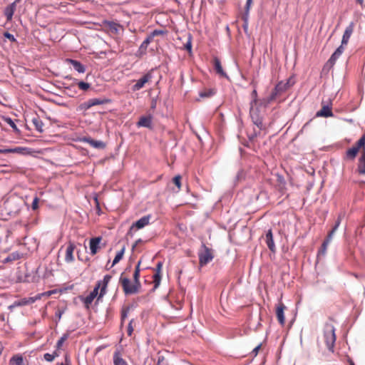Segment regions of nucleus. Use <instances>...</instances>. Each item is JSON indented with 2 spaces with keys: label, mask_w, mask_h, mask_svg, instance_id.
Returning <instances> with one entry per match:
<instances>
[{
  "label": "nucleus",
  "mask_w": 365,
  "mask_h": 365,
  "mask_svg": "<svg viewBox=\"0 0 365 365\" xmlns=\"http://www.w3.org/2000/svg\"><path fill=\"white\" fill-rule=\"evenodd\" d=\"M325 343L327 349L333 352L334 344L336 341V334H335V329L331 324H327L325 327L324 332Z\"/></svg>",
  "instance_id": "1"
},
{
  "label": "nucleus",
  "mask_w": 365,
  "mask_h": 365,
  "mask_svg": "<svg viewBox=\"0 0 365 365\" xmlns=\"http://www.w3.org/2000/svg\"><path fill=\"white\" fill-rule=\"evenodd\" d=\"M120 282L125 295L137 294L140 291V287L135 283H132L128 277H123V274L120 277Z\"/></svg>",
  "instance_id": "2"
},
{
  "label": "nucleus",
  "mask_w": 365,
  "mask_h": 365,
  "mask_svg": "<svg viewBox=\"0 0 365 365\" xmlns=\"http://www.w3.org/2000/svg\"><path fill=\"white\" fill-rule=\"evenodd\" d=\"M202 250L198 253L199 262L200 266H204L211 262L214 257L212 250L205 244L202 245Z\"/></svg>",
  "instance_id": "3"
},
{
  "label": "nucleus",
  "mask_w": 365,
  "mask_h": 365,
  "mask_svg": "<svg viewBox=\"0 0 365 365\" xmlns=\"http://www.w3.org/2000/svg\"><path fill=\"white\" fill-rule=\"evenodd\" d=\"M153 78V75L150 71H148L144 74L136 83L132 86L133 91H138L145 86V84L150 81Z\"/></svg>",
  "instance_id": "4"
},
{
  "label": "nucleus",
  "mask_w": 365,
  "mask_h": 365,
  "mask_svg": "<svg viewBox=\"0 0 365 365\" xmlns=\"http://www.w3.org/2000/svg\"><path fill=\"white\" fill-rule=\"evenodd\" d=\"M110 99L103 98H91L82 104V106L85 109H89L94 106L103 105L110 103Z\"/></svg>",
  "instance_id": "5"
},
{
  "label": "nucleus",
  "mask_w": 365,
  "mask_h": 365,
  "mask_svg": "<svg viewBox=\"0 0 365 365\" xmlns=\"http://www.w3.org/2000/svg\"><path fill=\"white\" fill-rule=\"evenodd\" d=\"M78 140L80 142L87 143L94 148L104 149L106 148V143L103 141L96 140L92 139L90 137L84 136V137L80 138Z\"/></svg>",
  "instance_id": "6"
},
{
  "label": "nucleus",
  "mask_w": 365,
  "mask_h": 365,
  "mask_svg": "<svg viewBox=\"0 0 365 365\" xmlns=\"http://www.w3.org/2000/svg\"><path fill=\"white\" fill-rule=\"evenodd\" d=\"M101 280L98 282L96 286L94 287L93 291L90 292V294L84 298H82V301L84 304L88 307L93 302V299L97 297L98 294V289L101 287Z\"/></svg>",
  "instance_id": "7"
},
{
  "label": "nucleus",
  "mask_w": 365,
  "mask_h": 365,
  "mask_svg": "<svg viewBox=\"0 0 365 365\" xmlns=\"http://www.w3.org/2000/svg\"><path fill=\"white\" fill-rule=\"evenodd\" d=\"M151 218L150 215H145L140 218L138 220L132 224L130 230L133 229L140 230L149 225L150 220Z\"/></svg>",
  "instance_id": "8"
},
{
  "label": "nucleus",
  "mask_w": 365,
  "mask_h": 365,
  "mask_svg": "<svg viewBox=\"0 0 365 365\" xmlns=\"http://www.w3.org/2000/svg\"><path fill=\"white\" fill-rule=\"evenodd\" d=\"M250 114L253 123L256 125L259 129H262L263 126L262 119L259 115L258 108H250Z\"/></svg>",
  "instance_id": "9"
},
{
  "label": "nucleus",
  "mask_w": 365,
  "mask_h": 365,
  "mask_svg": "<svg viewBox=\"0 0 365 365\" xmlns=\"http://www.w3.org/2000/svg\"><path fill=\"white\" fill-rule=\"evenodd\" d=\"M136 125L138 128L143 127L151 129L153 128V116L151 115L141 116Z\"/></svg>",
  "instance_id": "10"
},
{
  "label": "nucleus",
  "mask_w": 365,
  "mask_h": 365,
  "mask_svg": "<svg viewBox=\"0 0 365 365\" xmlns=\"http://www.w3.org/2000/svg\"><path fill=\"white\" fill-rule=\"evenodd\" d=\"M253 0H247L246 4L245 6V11L242 16V19L243 20V28L246 30L248 27V21L250 16V10L251 8V5L252 4Z\"/></svg>",
  "instance_id": "11"
},
{
  "label": "nucleus",
  "mask_w": 365,
  "mask_h": 365,
  "mask_svg": "<svg viewBox=\"0 0 365 365\" xmlns=\"http://www.w3.org/2000/svg\"><path fill=\"white\" fill-rule=\"evenodd\" d=\"M334 115L333 112L331 111V105L324 104L322 102V108L321 110H318L316 113V117H332Z\"/></svg>",
  "instance_id": "12"
},
{
  "label": "nucleus",
  "mask_w": 365,
  "mask_h": 365,
  "mask_svg": "<svg viewBox=\"0 0 365 365\" xmlns=\"http://www.w3.org/2000/svg\"><path fill=\"white\" fill-rule=\"evenodd\" d=\"M344 51V47L342 45L339 46L336 51L332 53L328 61L327 62L326 65L324 66V68H325L327 66H329V67H331L335 63L337 58L341 55V53Z\"/></svg>",
  "instance_id": "13"
},
{
  "label": "nucleus",
  "mask_w": 365,
  "mask_h": 365,
  "mask_svg": "<svg viewBox=\"0 0 365 365\" xmlns=\"http://www.w3.org/2000/svg\"><path fill=\"white\" fill-rule=\"evenodd\" d=\"M213 67H214L215 72L218 75H220V76L224 77L227 79H229V76L224 71V70L222 68L220 58L217 56L213 57Z\"/></svg>",
  "instance_id": "14"
},
{
  "label": "nucleus",
  "mask_w": 365,
  "mask_h": 365,
  "mask_svg": "<svg viewBox=\"0 0 365 365\" xmlns=\"http://www.w3.org/2000/svg\"><path fill=\"white\" fill-rule=\"evenodd\" d=\"M265 242L272 252H276V247L274 242L273 234L272 229H269L265 233Z\"/></svg>",
  "instance_id": "15"
},
{
  "label": "nucleus",
  "mask_w": 365,
  "mask_h": 365,
  "mask_svg": "<svg viewBox=\"0 0 365 365\" xmlns=\"http://www.w3.org/2000/svg\"><path fill=\"white\" fill-rule=\"evenodd\" d=\"M102 24L103 26L107 28L111 33L115 34L118 33L119 29L120 27V25L118 23L108 20L103 21Z\"/></svg>",
  "instance_id": "16"
},
{
  "label": "nucleus",
  "mask_w": 365,
  "mask_h": 365,
  "mask_svg": "<svg viewBox=\"0 0 365 365\" xmlns=\"http://www.w3.org/2000/svg\"><path fill=\"white\" fill-rule=\"evenodd\" d=\"M354 28V24L353 22H351L349 24V25L346 28L344 33L343 34V36H342V40H341V45H342V46L344 45L347 44V43L349 42V40L353 33Z\"/></svg>",
  "instance_id": "17"
},
{
  "label": "nucleus",
  "mask_w": 365,
  "mask_h": 365,
  "mask_svg": "<svg viewBox=\"0 0 365 365\" xmlns=\"http://www.w3.org/2000/svg\"><path fill=\"white\" fill-rule=\"evenodd\" d=\"M101 237H93L90 240L89 245L91 254L94 255L97 253L98 250L100 248L99 244L101 242Z\"/></svg>",
  "instance_id": "18"
},
{
  "label": "nucleus",
  "mask_w": 365,
  "mask_h": 365,
  "mask_svg": "<svg viewBox=\"0 0 365 365\" xmlns=\"http://www.w3.org/2000/svg\"><path fill=\"white\" fill-rule=\"evenodd\" d=\"M285 309H286L285 305L282 302L279 303L277 307L276 315H277L278 322L281 325H284V322H285V317H284V311Z\"/></svg>",
  "instance_id": "19"
},
{
  "label": "nucleus",
  "mask_w": 365,
  "mask_h": 365,
  "mask_svg": "<svg viewBox=\"0 0 365 365\" xmlns=\"http://www.w3.org/2000/svg\"><path fill=\"white\" fill-rule=\"evenodd\" d=\"M76 245L73 242H69L66 251L65 261L66 262H72L74 260L73 251Z\"/></svg>",
  "instance_id": "20"
},
{
  "label": "nucleus",
  "mask_w": 365,
  "mask_h": 365,
  "mask_svg": "<svg viewBox=\"0 0 365 365\" xmlns=\"http://www.w3.org/2000/svg\"><path fill=\"white\" fill-rule=\"evenodd\" d=\"M66 61L69 64H71L73 66V69L79 73H85L86 67L80 61L71 58H67Z\"/></svg>",
  "instance_id": "21"
},
{
  "label": "nucleus",
  "mask_w": 365,
  "mask_h": 365,
  "mask_svg": "<svg viewBox=\"0 0 365 365\" xmlns=\"http://www.w3.org/2000/svg\"><path fill=\"white\" fill-rule=\"evenodd\" d=\"M111 276L110 274H106L104 277H103V279L101 282V291H100V294L98 295V299L102 297L104 294H106V288H107V286H108V284L109 283L110 280L111 279Z\"/></svg>",
  "instance_id": "22"
},
{
  "label": "nucleus",
  "mask_w": 365,
  "mask_h": 365,
  "mask_svg": "<svg viewBox=\"0 0 365 365\" xmlns=\"http://www.w3.org/2000/svg\"><path fill=\"white\" fill-rule=\"evenodd\" d=\"M111 276L110 274H106L104 277H103V279L101 282V291H100V294L98 295V299L102 297L104 294H106V288H107V286H108V284L109 283L110 280L111 279Z\"/></svg>",
  "instance_id": "23"
},
{
  "label": "nucleus",
  "mask_w": 365,
  "mask_h": 365,
  "mask_svg": "<svg viewBox=\"0 0 365 365\" xmlns=\"http://www.w3.org/2000/svg\"><path fill=\"white\" fill-rule=\"evenodd\" d=\"M114 365H128L127 361L122 358L119 351H115L113 356Z\"/></svg>",
  "instance_id": "24"
},
{
  "label": "nucleus",
  "mask_w": 365,
  "mask_h": 365,
  "mask_svg": "<svg viewBox=\"0 0 365 365\" xmlns=\"http://www.w3.org/2000/svg\"><path fill=\"white\" fill-rule=\"evenodd\" d=\"M31 121H32L33 124L34 125L37 131H38L39 133L43 132V123L38 115L33 117L31 119Z\"/></svg>",
  "instance_id": "25"
},
{
  "label": "nucleus",
  "mask_w": 365,
  "mask_h": 365,
  "mask_svg": "<svg viewBox=\"0 0 365 365\" xmlns=\"http://www.w3.org/2000/svg\"><path fill=\"white\" fill-rule=\"evenodd\" d=\"M20 257H21V255L19 252H14L9 254L6 257H5L2 260V262L4 264L9 263V262L18 260L19 259H20Z\"/></svg>",
  "instance_id": "26"
},
{
  "label": "nucleus",
  "mask_w": 365,
  "mask_h": 365,
  "mask_svg": "<svg viewBox=\"0 0 365 365\" xmlns=\"http://www.w3.org/2000/svg\"><path fill=\"white\" fill-rule=\"evenodd\" d=\"M358 170L360 174L365 175V150H363V153L359 158Z\"/></svg>",
  "instance_id": "27"
},
{
  "label": "nucleus",
  "mask_w": 365,
  "mask_h": 365,
  "mask_svg": "<svg viewBox=\"0 0 365 365\" xmlns=\"http://www.w3.org/2000/svg\"><path fill=\"white\" fill-rule=\"evenodd\" d=\"M359 150L358 149V148L354 145L352 148L347 150L346 153V158L350 160H354L356 158Z\"/></svg>",
  "instance_id": "28"
},
{
  "label": "nucleus",
  "mask_w": 365,
  "mask_h": 365,
  "mask_svg": "<svg viewBox=\"0 0 365 365\" xmlns=\"http://www.w3.org/2000/svg\"><path fill=\"white\" fill-rule=\"evenodd\" d=\"M153 40V38L148 35L140 46L139 51L142 53L145 52L148 45L152 42Z\"/></svg>",
  "instance_id": "29"
},
{
  "label": "nucleus",
  "mask_w": 365,
  "mask_h": 365,
  "mask_svg": "<svg viewBox=\"0 0 365 365\" xmlns=\"http://www.w3.org/2000/svg\"><path fill=\"white\" fill-rule=\"evenodd\" d=\"M289 88V82L284 83L283 81L279 82L274 87L275 90L279 93H282Z\"/></svg>",
  "instance_id": "30"
},
{
  "label": "nucleus",
  "mask_w": 365,
  "mask_h": 365,
  "mask_svg": "<svg viewBox=\"0 0 365 365\" xmlns=\"http://www.w3.org/2000/svg\"><path fill=\"white\" fill-rule=\"evenodd\" d=\"M125 250V247H123L115 255L111 267L114 266L115 264L120 262V260L123 258L124 252Z\"/></svg>",
  "instance_id": "31"
},
{
  "label": "nucleus",
  "mask_w": 365,
  "mask_h": 365,
  "mask_svg": "<svg viewBox=\"0 0 365 365\" xmlns=\"http://www.w3.org/2000/svg\"><path fill=\"white\" fill-rule=\"evenodd\" d=\"M10 363L11 365H25L24 359L21 356L13 357L11 359Z\"/></svg>",
  "instance_id": "32"
},
{
  "label": "nucleus",
  "mask_w": 365,
  "mask_h": 365,
  "mask_svg": "<svg viewBox=\"0 0 365 365\" xmlns=\"http://www.w3.org/2000/svg\"><path fill=\"white\" fill-rule=\"evenodd\" d=\"M278 94H279V93L275 90V88H274L272 90V91L271 92L270 95L267 98L264 99V101H265V103L267 104H269L272 101L275 100V98H276V97L277 96Z\"/></svg>",
  "instance_id": "33"
},
{
  "label": "nucleus",
  "mask_w": 365,
  "mask_h": 365,
  "mask_svg": "<svg viewBox=\"0 0 365 365\" xmlns=\"http://www.w3.org/2000/svg\"><path fill=\"white\" fill-rule=\"evenodd\" d=\"M5 122L9 124L14 130V131L16 133H20V130L19 129L17 128L16 123H14V121L11 118H5Z\"/></svg>",
  "instance_id": "34"
},
{
  "label": "nucleus",
  "mask_w": 365,
  "mask_h": 365,
  "mask_svg": "<svg viewBox=\"0 0 365 365\" xmlns=\"http://www.w3.org/2000/svg\"><path fill=\"white\" fill-rule=\"evenodd\" d=\"M215 93V90L213 89H208L207 91H204L200 93V96L201 98H210L212 96H214Z\"/></svg>",
  "instance_id": "35"
},
{
  "label": "nucleus",
  "mask_w": 365,
  "mask_h": 365,
  "mask_svg": "<svg viewBox=\"0 0 365 365\" xmlns=\"http://www.w3.org/2000/svg\"><path fill=\"white\" fill-rule=\"evenodd\" d=\"M160 281H161V274L155 273L153 275V282H154L153 289H155L159 287V285L160 284Z\"/></svg>",
  "instance_id": "36"
},
{
  "label": "nucleus",
  "mask_w": 365,
  "mask_h": 365,
  "mask_svg": "<svg viewBox=\"0 0 365 365\" xmlns=\"http://www.w3.org/2000/svg\"><path fill=\"white\" fill-rule=\"evenodd\" d=\"M251 96H252V101L250 103V108H255V106L257 103V92L255 88L252 91V92L251 93Z\"/></svg>",
  "instance_id": "37"
},
{
  "label": "nucleus",
  "mask_w": 365,
  "mask_h": 365,
  "mask_svg": "<svg viewBox=\"0 0 365 365\" xmlns=\"http://www.w3.org/2000/svg\"><path fill=\"white\" fill-rule=\"evenodd\" d=\"M14 11L11 9L9 6H6L4 9V15L6 18V20L8 21H11L12 19V17L14 16Z\"/></svg>",
  "instance_id": "38"
},
{
  "label": "nucleus",
  "mask_w": 365,
  "mask_h": 365,
  "mask_svg": "<svg viewBox=\"0 0 365 365\" xmlns=\"http://www.w3.org/2000/svg\"><path fill=\"white\" fill-rule=\"evenodd\" d=\"M25 305H26V302H24V299H21L20 300L15 301L12 304H11L9 307V309L11 310L15 307H22V306H25Z\"/></svg>",
  "instance_id": "39"
},
{
  "label": "nucleus",
  "mask_w": 365,
  "mask_h": 365,
  "mask_svg": "<svg viewBox=\"0 0 365 365\" xmlns=\"http://www.w3.org/2000/svg\"><path fill=\"white\" fill-rule=\"evenodd\" d=\"M329 244V242H328L326 240H324V242L321 246V248L318 251V255H325Z\"/></svg>",
  "instance_id": "40"
},
{
  "label": "nucleus",
  "mask_w": 365,
  "mask_h": 365,
  "mask_svg": "<svg viewBox=\"0 0 365 365\" xmlns=\"http://www.w3.org/2000/svg\"><path fill=\"white\" fill-rule=\"evenodd\" d=\"M69 334L68 333L63 334V336L58 340L56 343V348L60 349L62 346L64 341L68 338Z\"/></svg>",
  "instance_id": "41"
},
{
  "label": "nucleus",
  "mask_w": 365,
  "mask_h": 365,
  "mask_svg": "<svg viewBox=\"0 0 365 365\" xmlns=\"http://www.w3.org/2000/svg\"><path fill=\"white\" fill-rule=\"evenodd\" d=\"M57 356H58V354L56 353V351H54L53 354L46 353L43 355V359L48 362H51L54 360L55 357Z\"/></svg>",
  "instance_id": "42"
},
{
  "label": "nucleus",
  "mask_w": 365,
  "mask_h": 365,
  "mask_svg": "<svg viewBox=\"0 0 365 365\" xmlns=\"http://www.w3.org/2000/svg\"><path fill=\"white\" fill-rule=\"evenodd\" d=\"M129 311H130V308L129 307H125V308H123L122 309V311H121V317H120L121 324H123L124 323V321L125 320V319L128 317Z\"/></svg>",
  "instance_id": "43"
},
{
  "label": "nucleus",
  "mask_w": 365,
  "mask_h": 365,
  "mask_svg": "<svg viewBox=\"0 0 365 365\" xmlns=\"http://www.w3.org/2000/svg\"><path fill=\"white\" fill-rule=\"evenodd\" d=\"M133 283L141 288V284L140 282V272H138V270H135L133 273Z\"/></svg>",
  "instance_id": "44"
},
{
  "label": "nucleus",
  "mask_w": 365,
  "mask_h": 365,
  "mask_svg": "<svg viewBox=\"0 0 365 365\" xmlns=\"http://www.w3.org/2000/svg\"><path fill=\"white\" fill-rule=\"evenodd\" d=\"M166 33H167V31L165 30L155 29L149 35L153 39L155 36H157L159 35H163V34H165Z\"/></svg>",
  "instance_id": "45"
},
{
  "label": "nucleus",
  "mask_w": 365,
  "mask_h": 365,
  "mask_svg": "<svg viewBox=\"0 0 365 365\" xmlns=\"http://www.w3.org/2000/svg\"><path fill=\"white\" fill-rule=\"evenodd\" d=\"M65 312V309H58L55 313L56 323L57 324L61 319L62 315Z\"/></svg>",
  "instance_id": "46"
},
{
  "label": "nucleus",
  "mask_w": 365,
  "mask_h": 365,
  "mask_svg": "<svg viewBox=\"0 0 365 365\" xmlns=\"http://www.w3.org/2000/svg\"><path fill=\"white\" fill-rule=\"evenodd\" d=\"M181 176L178 175L176 176H175L173 179V181L174 182V184L177 186L178 187V190H179L180 189V187H181Z\"/></svg>",
  "instance_id": "47"
},
{
  "label": "nucleus",
  "mask_w": 365,
  "mask_h": 365,
  "mask_svg": "<svg viewBox=\"0 0 365 365\" xmlns=\"http://www.w3.org/2000/svg\"><path fill=\"white\" fill-rule=\"evenodd\" d=\"M78 86L79 88L83 91L88 90L91 86V85L88 83H86L84 81L78 82Z\"/></svg>",
  "instance_id": "48"
},
{
  "label": "nucleus",
  "mask_w": 365,
  "mask_h": 365,
  "mask_svg": "<svg viewBox=\"0 0 365 365\" xmlns=\"http://www.w3.org/2000/svg\"><path fill=\"white\" fill-rule=\"evenodd\" d=\"M356 148L359 150L361 147L364 148V150H365V138L361 136V138L358 140L356 144L355 145Z\"/></svg>",
  "instance_id": "49"
},
{
  "label": "nucleus",
  "mask_w": 365,
  "mask_h": 365,
  "mask_svg": "<svg viewBox=\"0 0 365 365\" xmlns=\"http://www.w3.org/2000/svg\"><path fill=\"white\" fill-rule=\"evenodd\" d=\"M24 299V302H26V305L32 304L35 302L37 299H40V296H36L34 297H28V298H23Z\"/></svg>",
  "instance_id": "50"
},
{
  "label": "nucleus",
  "mask_w": 365,
  "mask_h": 365,
  "mask_svg": "<svg viewBox=\"0 0 365 365\" xmlns=\"http://www.w3.org/2000/svg\"><path fill=\"white\" fill-rule=\"evenodd\" d=\"M4 36L11 42L16 41V38L14 37V36L8 31L4 33Z\"/></svg>",
  "instance_id": "51"
},
{
  "label": "nucleus",
  "mask_w": 365,
  "mask_h": 365,
  "mask_svg": "<svg viewBox=\"0 0 365 365\" xmlns=\"http://www.w3.org/2000/svg\"><path fill=\"white\" fill-rule=\"evenodd\" d=\"M245 178V173L244 170H239L237 174V176H236V180L237 181H240V180H242V179H244Z\"/></svg>",
  "instance_id": "52"
},
{
  "label": "nucleus",
  "mask_w": 365,
  "mask_h": 365,
  "mask_svg": "<svg viewBox=\"0 0 365 365\" xmlns=\"http://www.w3.org/2000/svg\"><path fill=\"white\" fill-rule=\"evenodd\" d=\"M337 230H334V227H332L331 230L329 232L327 238L325 239L326 240H327L328 242H331L332 238H333V236L334 235V233L336 232Z\"/></svg>",
  "instance_id": "53"
},
{
  "label": "nucleus",
  "mask_w": 365,
  "mask_h": 365,
  "mask_svg": "<svg viewBox=\"0 0 365 365\" xmlns=\"http://www.w3.org/2000/svg\"><path fill=\"white\" fill-rule=\"evenodd\" d=\"M38 198L37 197H35L33 200V202H32V205H31V207H32V209L33 210H36L38 207Z\"/></svg>",
  "instance_id": "54"
},
{
  "label": "nucleus",
  "mask_w": 365,
  "mask_h": 365,
  "mask_svg": "<svg viewBox=\"0 0 365 365\" xmlns=\"http://www.w3.org/2000/svg\"><path fill=\"white\" fill-rule=\"evenodd\" d=\"M133 322V319H131L130 322L128 324V326L127 332H128V334L129 336H131V334H132V333L133 331V326H132Z\"/></svg>",
  "instance_id": "55"
},
{
  "label": "nucleus",
  "mask_w": 365,
  "mask_h": 365,
  "mask_svg": "<svg viewBox=\"0 0 365 365\" xmlns=\"http://www.w3.org/2000/svg\"><path fill=\"white\" fill-rule=\"evenodd\" d=\"M162 267H163V262H158V264L156 265V268H155V273L161 274Z\"/></svg>",
  "instance_id": "56"
},
{
  "label": "nucleus",
  "mask_w": 365,
  "mask_h": 365,
  "mask_svg": "<svg viewBox=\"0 0 365 365\" xmlns=\"http://www.w3.org/2000/svg\"><path fill=\"white\" fill-rule=\"evenodd\" d=\"M164 361H165V356L161 355V354H160V353H158L157 365H161V364Z\"/></svg>",
  "instance_id": "57"
},
{
  "label": "nucleus",
  "mask_w": 365,
  "mask_h": 365,
  "mask_svg": "<svg viewBox=\"0 0 365 365\" xmlns=\"http://www.w3.org/2000/svg\"><path fill=\"white\" fill-rule=\"evenodd\" d=\"M17 149H0V153H14Z\"/></svg>",
  "instance_id": "58"
},
{
  "label": "nucleus",
  "mask_w": 365,
  "mask_h": 365,
  "mask_svg": "<svg viewBox=\"0 0 365 365\" xmlns=\"http://www.w3.org/2000/svg\"><path fill=\"white\" fill-rule=\"evenodd\" d=\"M185 48L189 52H191V51H192V43H191L190 39H189V41L185 43Z\"/></svg>",
  "instance_id": "59"
},
{
  "label": "nucleus",
  "mask_w": 365,
  "mask_h": 365,
  "mask_svg": "<svg viewBox=\"0 0 365 365\" xmlns=\"http://www.w3.org/2000/svg\"><path fill=\"white\" fill-rule=\"evenodd\" d=\"M341 215H339L336 221L335 222V225L333 227L334 228V230H338V228H339V225L341 224Z\"/></svg>",
  "instance_id": "60"
},
{
  "label": "nucleus",
  "mask_w": 365,
  "mask_h": 365,
  "mask_svg": "<svg viewBox=\"0 0 365 365\" xmlns=\"http://www.w3.org/2000/svg\"><path fill=\"white\" fill-rule=\"evenodd\" d=\"M341 215H339L336 221L335 222V225L333 227L334 228V230H338V228H339V225L341 224Z\"/></svg>",
  "instance_id": "61"
},
{
  "label": "nucleus",
  "mask_w": 365,
  "mask_h": 365,
  "mask_svg": "<svg viewBox=\"0 0 365 365\" xmlns=\"http://www.w3.org/2000/svg\"><path fill=\"white\" fill-rule=\"evenodd\" d=\"M261 347V344H258L253 350L252 353L256 356Z\"/></svg>",
  "instance_id": "62"
},
{
  "label": "nucleus",
  "mask_w": 365,
  "mask_h": 365,
  "mask_svg": "<svg viewBox=\"0 0 365 365\" xmlns=\"http://www.w3.org/2000/svg\"><path fill=\"white\" fill-rule=\"evenodd\" d=\"M8 6L15 11L16 9V3L14 1L13 3L10 4Z\"/></svg>",
  "instance_id": "63"
},
{
  "label": "nucleus",
  "mask_w": 365,
  "mask_h": 365,
  "mask_svg": "<svg viewBox=\"0 0 365 365\" xmlns=\"http://www.w3.org/2000/svg\"><path fill=\"white\" fill-rule=\"evenodd\" d=\"M143 240L141 239H138L135 241V244L133 245L132 249L134 250L135 247L140 243H141Z\"/></svg>",
  "instance_id": "64"
}]
</instances>
